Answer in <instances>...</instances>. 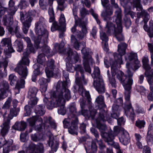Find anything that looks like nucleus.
Segmentation results:
<instances>
[{"label":"nucleus","mask_w":153,"mask_h":153,"mask_svg":"<svg viewBox=\"0 0 153 153\" xmlns=\"http://www.w3.org/2000/svg\"><path fill=\"white\" fill-rule=\"evenodd\" d=\"M102 47L104 50L106 51H107L108 50V42H102Z\"/></svg>","instance_id":"338daca9"},{"label":"nucleus","mask_w":153,"mask_h":153,"mask_svg":"<svg viewBox=\"0 0 153 153\" xmlns=\"http://www.w3.org/2000/svg\"><path fill=\"white\" fill-rule=\"evenodd\" d=\"M29 53L28 51L23 53L22 60L19 62L15 69V71L17 72L21 76L20 80L17 82V77L13 74H10L9 76V80L10 81L11 85H12L16 83V89L19 90L25 87L24 79L26 78L28 74V71L26 65H28L29 63V61L27 57Z\"/></svg>","instance_id":"20e7f679"},{"label":"nucleus","mask_w":153,"mask_h":153,"mask_svg":"<svg viewBox=\"0 0 153 153\" xmlns=\"http://www.w3.org/2000/svg\"><path fill=\"white\" fill-rule=\"evenodd\" d=\"M40 90L42 92V94L43 95H44L45 97V98L44 99V103L46 104V102H49V101L50 100V99H51V98H50L49 99H48L46 97L45 95V93L46 92V91H47V85H40ZM56 90L55 91H53V92H52L51 93V94L53 93V92H56Z\"/></svg>","instance_id":"473e14b6"},{"label":"nucleus","mask_w":153,"mask_h":153,"mask_svg":"<svg viewBox=\"0 0 153 153\" xmlns=\"http://www.w3.org/2000/svg\"><path fill=\"white\" fill-rule=\"evenodd\" d=\"M113 13L112 8L110 7H106L105 10H103L101 14L102 16L105 18L108 16H110Z\"/></svg>","instance_id":"4c0bfd02"},{"label":"nucleus","mask_w":153,"mask_h":153,"mask_svg":"<svg viewBox=\"0 0 153 153\" xmlns=\"http://www.w3.org/2000/svg\"><path fill=\"white\" fill-rule=\"evenodd\" d=\"M119 129V132L121 133V137H119L120 143L124 145H127L130 141V137L128 133L123 128L117 126Z\"/></svg>","instance_id":"b1692460"},{"label":"nucleus","mask_w":153,"mask_h":153,"mask_svg":"<svg viewBox=\"0 0 153 153\" xmlns=\"http://www.w3.org/2000/svg\"><path fill=\"white\" fill-rule=\"evenodd\" d=\"M1 43L3 46H7L8 47L7 49H6L4 50V53L6 56V58H8L11 57V53L15 51L12 46L11 39L10 38H4L2 39Z\"/></svg>","instance_id":"a211bd4d"},{"label":"nucleus","mask_w":153,"mask_h":153,"mask_svg":"<svg viewBox=\"0 0 153 153\" xmlns=\"http://www.w3.org/2000/svg\"><path fill=\"white\" fill-rule=\"evenodd\" d=\"M77 11V7L74 5H73V8L72 9L73 13L74 16V18L75 20H76H76L78 19H81L78 18L77 15H76V13Z\"/></svg>","instance_id":"13d9d810"},{"label":"nucleus","mask_w":153,"mask_h":153,"mask_svg":"<svg viewBox=\"0 0 153 153\" xmlns=\"http://www.w3.org/2000/svg\"><path fill=\"white\" fill-rule=\"evenodd\" d=\"M100 70L97 67H94V70L91 76L94 79L93 85L98 92L100 94L105 92V85L102 76L100 75Z\"/></svg>","instance_id":"1a4fd4ad"},{"label":"nucleus","mask_w":153,"mask_h":153,"mask_svg":"<svg viewBox=\"0 0 153 153\" xmlns=\"http://www.w3.org/2000/svg\"><path fill=\"white\" fill-rule=\"evenodd\" d=\"M131 4H132L134 7H136L137 9H139L141 10V12L140 13H138L137 16L140 17L142 16H143V21L144 23V25L143 26L144 29L147 31H148V27L146 24L149 19L150 16L147 12L145 10H142V6L140 4V0H129Z\"/></svg>","instance_id":"f8f14e48"},{"label":"nucleus","mask_w":153,"mask_h":153,"mask_svg":"<svg viewBox=\"0 0 153 153\" xmlns=\"http://www.w3.org/2000/svg\"><path fill=\"white\" fill-rule=\"evenodd\" d=\"M84 23L82 22V19L77 20L76 22V20H75V24L71 29V32L72 33H75L76 34V32L77 31L76 30V26L79 25V27H81L82 26Z\"/></svg>","instance_id":"a19ab883"},{"label":"nucleus","mask_w":153,"mask_h":153,"mask_svg":"<svg viewBox=\"0 0 153 153\" xmlns=\"http://www.w3.org/2000/svg\"><path fill=\"white\" fill-rule=\"evenodd\" d=\"M2 85L3 87L4 91V92H6L7 91H9L11 93L10 90H9V85L8 83L6 81H4L2 82Z\"/></svg>","instance_id":"4d7b16f0"},{"label":"nucleus","mask_w":153,"mask_h":153,"mask_svg":"<svg viewBox=\"0 0 153 153\" xmlns=\"http://www.w3.org/2000/svg\"><path fill=\"white\" fill-rule=\"evenodd\" d=\"M45 106L42 105L37 106L35 109V112L38 115L42 116L45 113Z\"/></svg>","instance_id":"e433bc0d"},{"label":"nucleus","mask_w":153,"mask_h":153,"mask_svg":"<svg viewBox=\"0 0 153 153\" xmlns=\"http://www.w3.org/2000/svg\"><path fill=\"white\" fill-rule=\"evenodd\" d=\"M44 128L45 129L50 130L51 128L56 129V125L51 117H44Z\"/></svg>","instance_id":"bb28decb"},{"label":"nucleus","mask_w":153,"mask_h":153,"mask_svg":"<svg viewBox=\"0 0 153 153\" xmlns=\"http://www.w3.org/2000/svg\"><path fill=\"white\" fill-rule=\"evenodd\" d=\"M31 139L34 142H37L40 140H44L45 138L42 134H39L37 133L34 134H32L30 136Z\"/></svg>","instance_id":"f704fd0d"},{"label":"nucleus","mask_w":153,"mask_h":153,"mask_svg":"<svg viewBox=\"0 0 153 153\" xmlns=\"http://www.w3.org/2000/svg\"><path fill=\"white\" fill-rule=\"evenodd\" d=\"M63 76L64 77L65 80L61 83V86H60V84L58 82L56 86V91L58 90H62L63 89H68L66 88L67 85V82L69 81V74L67 72L63 71Z\"/></svg>","instance_id":"cd10ccee"},{"label":"nucleus","mask_w":153,"mask_h":153,"mask_svg":"<svg viewBox=\"0 0 153 153\" xmlns=\"http://www.w3.org/2000/svg\"><path fill=\"white\" fill-rule=\"evenodd\" d=\"M119 130L118 127L117 126H114V133L113 134H109L108 137L105 138V139H104V140L107 142L108 144L113 145L114 147L118 151L121 150L119 145L118 143L114 142L113 140L114 139V137L118 134Z\"/></svg>","instance_id":"6ab92c4d"},{"label":"nucleus","mask_w":153,"mask_h":153,"mask_svg":"<svg viewBox=\"0 0 153 153\" xmlns=\"http://www.w3.org/2000/svg\"><path fill=\"white\" fill-rule=\"evenodd\" d=\"M38 91V89L35 87H31L28 92V97L30 99L28 104L31 106H33L37 104L39 99L36 97Z\"/></svg>","instance_id":"aec40b11"},{"label":"nucleus","mask_w":153,"mask_h":153,"mask_svg":"<svg viewBox=\"0 0 153 153\" xmlns=\"http://www.w3.org/2000/svg\"><path fill=\"white\" fill-rule=\"evenodd\" d=\"M124 20L125 22V26L127 28H128L131 25V23L130 18L125 16L124 19Z\"/></svg>","instance_id":"e2e57ef3"},{"label":"nucleus","mask_w":153,"mask_h":153,"mask_svg":"<svg viewBox=\"0 0 153 153\" xmlns=\"http://www.w3.org/2000/svg\"><path fill=\"white\" fill-rule=\"evenodd\" d=\"M75 71H76L75 76L76 85L74 86V92L78 91L79 94L83 96H86L89 97V93L86 91L83 88V85H86L88 79L85 78L83 74L84 71L81 65H77L75 67Z\"/></svg>","instance_id":"423d86ee"},{"label":"nucleus","mask_w":153,"mask_h":153,"mask_svg":"<svg viewBox=\"0 0 153 153\" xmlns=\"http://www.w3.org/2000/svg\"><path fill=\"white\" fill-rule=\"evenodd\" d=\"M53 22L51 28V30L52 32L56 30L59 31H63L64 30V27L59 25L57 22L54 21Z\"/></svg>","instance_id":"72a5a7b5"},{"label":"nucleus","mask_w":153,"mask_h":153,"mask_svg":"<svg viewBox=\"0 0 153 153\" xmlns=\"http://www.w3.org/2000/svg\"><path fill=\"white\" fill-rule=\"evenodd\" d=\"M48 13L50 17L49 22H52L55 20L54 11L52 6H51L49 7Z\"/></svg>","instance_id":"79ce46f5"},{"label":"nucleus","mask_w":153,"mask_h":153,"mask_svg":"<svg viewBox=\"0 0 153 153\" xmlns=\"http://www.w3.org/2000/svg\"><path fill=\"white\" fill-rule=\"evenodd\" d=\"M118 124L120 126L124 125L125 120L123 117H121L117 120Z\"/></svg>","instance_id":"69168bd1"},{"label":"nucleus","mask_w":153,"mask_h":153,"mask_svg":"<svg viewBox=\"0 0 153 153\" xmlns=\"http://www.w3.org/2000/svg\"><path fill=\"white\" fill-rule=\"evenodd\" d=\"M146 124L145 122L143 120H138L135 122V126L139 128H142L144 127Z\"/></svg>","instance_id":"de8ad7c7"},{"label":"nucleus","mask_w":153,"mask_h":153,"mask_svg":"<svg viewBox=\"0 0 153 153\" xmlns=\"http://www.w3.org/2000/svg\"><path fill=\"white\" fill-rule=\"evenodd\" d=\"M96 142H97V139H95L93 140H92L91 143V150L92 151V152H90L88 153H94L95 152H96L97 151V146L96 144ZM85 149L86 150V151L87 153H88V151L87 149L85 146Z\"/></svg>","instance_id":"37998d69"},{"label":"nucleus","mask_w":153,"mask_h":153,"mask_svg":"<svg viewBox=\"0 0 153 153\" xmlns=\"http://www.w3.org/2000/svg\"><path fill=\"white\" fill-rule=\"evenodd\" d=\"M65 51L68 56L65 59L66 62L76 63L80 61V56L76 52L74 51L73 52L70 48L65 49Z\"/></svg>","instance_id":"f3484780"},{"label":"nucleus","mask_w":153,"mask_h":153,"mask_svg":"<svg viewBox=\"0 0 153 153\" xmlns=\"http://www.w3.org/2000/svg\"><path fill=\"white\" fill-rule=\"evenodd\" d=\"M25 16L23 14H20V20L23 25L22 30L23 33L26 34L28 32L29 27L30 26L32 18L30 16H28L25 18Z\"/></svg>","instance_id":"5701e85b"},{"label":"nucleus","mask_w":153,"mask_h":153,"mask_svg":"<svg viewBox=\"0 0 153 153\" xmlns=\"http://www.w3.org/2000/svg\"><path fill=\"white\" fill-rule=\"evenodd\" d=\"M137 54L136 53H130L126 54L125 56V59L126 61L128 60L131 61L134 59H135L137 57Z\"/></svg>","instance_id":"a18cd8bd"},{"label":"nucleus","mask_w":153,"mask_h":153,"mask_svg":"<svg viewBox=\"0 0 153 153\" xmlns=\"http://www.w3.org/2000/svg\"><path fill=\"white\" fill-rule=\"evenodd\" d=\"M27 121L29 122L30 125L31 126H33L36 121V117L35 116H33L31 118L27 119Z\"/></svg>","instance_id":"6e6d98bb"},{"label":"nucleus","mask_w":153,"mask_h":153,"mask_svg":"<svg viewBox=\"0 0 153 153\" xmlns=\"http://www.w3.org/2000/svg\"><path fill=\"white\" fill-rule=\"evenodd\" d=\"M13 141L12 139L7 141L5 138L0 139V148L3 146V153H9L11 150H16L18 147L16 146H12Z\"/></svg>","instance_id":"2eb2a0df"},{"label":"nucleus","mask_w":153,"mask_h":153,"mask_svg":"<svg viewBox=\"0 0 153 153\" xmlns=\"http://www.w3.org/2000/svg\"><path fill=\"white\" fill-rule=\"evenodd\" d=\"M19 111V108H11L10 110L9 114L8 115L7 117H5L6 113L3 115L4 122L0 127L2 128L1 130V134L3 136L6 135L8 133L10 128V120L12 119L14 116H16Z\"/></svg>","instance_id":"9d476101"},{"label":"nucleus","mask_w":153,"mask_h":153,"mask_svg":"<svg viewBox=\"0 0 153 153\" xmlns=\"http://www.w3.org/2000/svg\"><path fill=\"white\" fill-rule=\"evenodd\" d=\"M46 135L48 137L49 139L48 142L49 146H51L52 151L56 152L58 148L59 142L56 141L54 142L53 136L51 132L48 131Z\"/></svg>","instance_id":"393cba45"},{"label":"nucleus","mask_w":153,"mask_h":153,"mask_svg":"<svg viewBox=\"0 0 153 153\" xmlns=\"http://www.w3.org/2000/svg\"><path fill=\"white\" fill-rule=\"evenodd\" d=\"M6 16L3 17V24L4 25L8 26L7 29L9 32L12 35L15 34L16 37L17 38H22V35L19 32V28L18 27H16L14 30L12 27L10 26L13 23V17H10V19H6Z\"/></svg>","instance_id":"4468645a"},{"label":"nucleus","mask_w":153,"mask_h":153,"mask_svg":"<svg viewBox=\"0 0 153 153\" xmlns=\"http://www.w3.org/2000/svg\"><path fill=\"white\" fill-rule=\"evenodd\" d=\"M145 74L149 84L153 83V70H152L150 72H145Z\"/></svg>","instance_id":"c03bdc74"},{"label":"nucleus","mask_w":153,"mask_h":153,"mask_svg":"<svg viewBox=\"0 0 153 153\" xmlns=\"http://www.w3.org/2000/svg\"><path fill=\"white\" fill-rule=\"evenodd\" d=\"M146 139L148 144L149 145H152L153 142V135L147 133Z\"/></svg>","instance_id":"3c124183"},{"label":"nucleus","mask_w":153,"mask_h":153,"mask_svg":"<svg viewBox=\"0 0 153 153\" xmlns=\"http://www.w3.org/2000/svg\"><path fill=\"white\" fill-rule=\"evenodd\" d=\"M8 65V62L6 59H3V61H0V68L3 67L5 73H7L6 72V68ZM3 74H2L1 70H0V79H1L3 77Z\"/></svg>","instance_id":"c9c22d12"},{"label":"nucleus","mask_w":153,"mask_h":153,"mask_svg":"<svg viewBox=\"0 0 153 153\" xmlns=\"http://www.w3.org/2000/svg\"><path fill=\"white\" fill-rule=\"evenodd\" d=\"M48 80L44 78H41L39 80L38 82L40 85H48Z\"/></svg>","instance_id":"bf43d9fd"},{"label":"nucleus","mask_w":153,"mask_h":153,"mask_svg":"<svg viewBox=\"0 0 153 153\" xmlns=\"http://www.w3.org/2000/svg\"><path fill=\"white\" fill-rule=\"evenodd\" d=\"M44 146L42 144L38 143L36 145L31 143L27 148V151L29 153H43Z\"/></svg>","instance_id":"412c9836"},{"label":"nucleus","mask_w":153,"mask_h":153,"mask_svg":"<svg viewBox=\"0 0 153 153\" xmlns=\"http://www.w3.org/2000/svg\"><path fill=\"white\" fill-rule=\"evenodd\" d=\"M54 60L51 59L49 60L47 63V67L45 69V72L48 77H50L55 74L54 70L55 67Z\"/></svg>","instance_id":"a878e982"},{"label":"nucleus","mask_w":153,"mask_h":153,"mask_svg":"<svg viewBox=\"0 0 153 153\" xmlns=\"http://www.w3.org/2000/svg\"><path fill=\"white\" fill-rule=\"evenodd\" d=\"M82 29V31H78L76 32V35L77 37L79 39H82L86 36V34L88 33V31L84 23L82 26L81 27Z\"/></svg>","instance_id":"7c9ffc66"},{"label":"nucleus","mask_w":153,"mask_h":153,"mask_svg":"<svg viewBox=\"0 0 153 153\" xmlns=\"http://www.w3.org/2000/svg\"><path fill=\"white\" fill-rule=\"evenodd\" d=\"M14 46L16 47L17 51L21 52L23 48V42L20 40L16 39L14 43Z\"/></svg>","instance_id":"ea45409f"},{"label":"nucleus","mask_w":153,"mask_h":153,"mask_svg":"<svg viewBox=\"0 0 153 153\" xmlns=\"http://www.w3.org/2000/svg\"><path fill=\"white\" fill-rule=\"evenodd\" d=\"M12 101V99L10 97L7 98L6 101L5 102L4 104L2 107V108L3 109H8L10 106V103Z\"/></svg>","instance_id":"864d4df0"},{"label":"nucleus","mask_w":153,"mask_h":153,"mask_svg":"<svg viewBox=\"0 0 153 153\" xmlns=\"http://www.w3.org/2000/svg\"><path fill=\"white\" fill-rule=\"evenodd\" d=\"M26 126V123L24 121H22L21 122H16L12 127L15 130L23 131L25 129Z\"/></svg>","instance_id":"2f4dec72"},{"label":"nucleus","mask_w":153,"mask_h":153,"mask_svg":"<svg viewBox=\"0 0 153 153\" xmlns=\"http://www.w3.org/2000/svg\"><path fill=\"white\" fill-rule=\"evenodd\" d=\"M45 22L44 19L42 17L35 24V32L38 36L34 40L35 48L36 49L42 48V51L43 53L39 55L37 59V62L42 68H44L46 65L45 54L50 53V48L45 44L48 36V33L44 27Z\"/></svg>","instance_id":"f03ea898"},{"label":"nucleus","mask_w":153,"mask_h":153,"mask_svg":"<svg viewBox=\"0 0 153 153\" xmlns=\"http://www.w3.org/2000/svg\"><path fill=\"white\" fill-rule=\"evenodd\" d=\"M127 47L126 44L124 42L121 43L118 45V51L119 54L114 53L112 54L110 56L109 62H108L107 60L105 59L104 63L106 67L107 68L109 67V65H111L112 76H114L116 75L117 78L122 84L125 90V114L128 118L133 120H134L135 114L130 99V90L133 83L132 78L133 74L129 70L130 64L128 62L126 64L127 70L125 75L121 71L118 70L116 68L117 64L120 65L123 64L122 56L126 53Z\"/></svg>","instance_id":"f257e3e1"},{"label":"nucleus","mask_w":153,"mask_h":153,"mask_svg":"<svg viewBox=\"0 0 153 153\" xmlns=\"http://www.w3.org/2000/svg\"><path fill=\"white\" fill-rule=\"evenodd\" d=\"M105 122L107 121L109 123H111L112 119L110 117L108 112L104 111L103 109L99 110L98 117L96 119V125L97 128L99 129L101 133V136L105 138L108 137L109 134H113L114 132H111L109 134L105 133V131L107 129L106 126L103 124H102L100 121Z\"/></svg>","instance_id":"6e6552de"},{"label":"nucleus","mask_w":153,"mask_h":153,"mask_svg":"<svg viewBox=\"0 0 153 153\" xmlns=\"http://www.w3.org/2000/svg\"><path fill=\"white\" fill-rule=\"evenodd\" d=\"M142 62L143 66L149 63V60L148 56L146 55L144 56L142 59Z\"/></svg>","instance_id":"0e129e2a"},{"label":"nucleus","mask_w":153,"mask_h":153,"mask_svg":"<svg viewBox=\"0 0 153 153\" xmlns=\"http://www.w3.org/2000/svg\"><path fill=\"white\" fill-rule=\"evenodd\" d=\"M78 120L77 117H73L71 119L69 117L63 121L64 127L68 128L69 133L72 135H77V124Z\"/></svg>","instance_id":"9b49d317"},{"label":"nucleus","mask_w":153,"mask_h":153,"mask_svg":"<svg viewBox=\"0 0 153 153\" xmlns=\"http://www.w3.org/2000/svg\"><path fill=\"white\" fill-rule=\"evenodd\" d=\"M110 0L112 6L117 9L115 12V15L114 16V21L116 23L117 27L111 22H108L106 25L105 30L108 34L113 33L118 41H123L124 37L122 33V10L118 7L117 4L115 3V0Z\"/></svg>","instance_id":"39448f33"},{"label":"nucleus","mask_w":153,"mask_h":153,"mask_svg":"<svg viewBox=\"0 0 153 153\" xmlns=\"http://www.w3.org/2000/svg\"><path fill=\"white\" fill-rule=\"evenodd\" d=\"M123 103V99L122 97L118 98L116 100V103L114 104L112 106V111L111 113V117L113 118L117 119L119 116L120 106L122 105Z\"/></svg>","instance_id":"4be33fe9"},{"label":"nucleus","mask_w":153,"mask_h":153,"mask_svg":"<svg viewBox=\"0 0 153 153\" xmlns=\"http://www.w3.org/2000/svg\"><path fill=\"white\" fill-rule=\"evenodd\" d=\"M90 12L92 16L94 17L96 20L97 23L98 24H100V22L98 19V15L94 13V10L91 9L90 10Z\"/></svg>","instance_id":"680f3d73"},{"label":"nucleus","mask_w":153,"mask_h":153,"mask_svg":"<svg viewBox=\"0 0 153 153\" xmlns=\"http://www.w3.org/2000/svg\"><path fill=\"white\" fill-rule=\"evenodd\" d=\"M83 55V64L85 71L89 73H91V68L89 66V64H92L93 60L91 57L88 55L89 49L87 48H83L81 51Z\"/></svg>","instance_id":"ddd939ff"},{"label":"nucleus","mask_w":153,"mask_h":153,"mask_svg":"<svg viewBox=\"0 0 153 153\" xmlns=\"http://www.w3.org/2000/svg\"><path fill=\"white\" fill-rule=\"evenodd\" d=\"M33 67L35 70L33 72V74L36 75H38L40 74V68H42L43 69L44 68H42L41 66L38 64H34Z\"/></svg>","instance_id":"49530a36"},{"label":"nucleus","mask_w":153,"mask_h":153,"mask_svg":"<svg viewBox=\"0 0 153 153\" xmlns=\"http://www.w3.org/2000/svg\"><path fill=\"white\" fill-rule=\"evenodd\" d=\"M80 11V15L82 17H84L87 15H88L89 13H90V10L89 11L84 7L82 8Z\"/></svg>","instance_id":"5fc2aeb1"},{"label":"nucleus","mask_w":153,"mask_h":153,"mask_svg":"<svg viewBox=\"0 0 153 153\" xmlns=\"http://www.w3.org/2000/svg\"><path fill=\"white\" fill-rule=\"evenodd\" d=\"M24 39L27 43V47L28 49L29 50L30 52H33V53H35V49L31 42L30 38L28 37H27L24 38Z\"/></svg>","instance_id":"58836bf2"},{"label":"nucleus","mask_w":153,"mask_h":153,"mask_svg":"<svg viewBox=\"0 0 153 153\" xmlns=\"http://www.w3.org/2000/svg\"><path fill=\"white\" fill-rule=\"evenodd\" d=\"M59 25H60L62 27H65L66 26L65 19L64 15L63 14H61L60 15V17L59 20Z\"/></svg>","instance_id":"09e8293b"},{"label":"nucleus","mask_w":153,"mask_h":153,"mask_svg":"<svg viewBox=\"0 0 153 153\" xmlns=\"http://www.w3.org/2000/svg\"><path fill=\"white\" fill-rule=\"evenodd\" d=\"M85 100L83 98H81L80 99V105L81 108V111L79 112H76V107L75 104L74 103H71L69 106V109L70 112L73 114L74 117L76 115H82L85 117H86L88 118H91L93 119L95 116L96 111L95 110L89 108V111L85 109L86 108L87 105L85 104Z\"/></svg>","instance_id":"0eeeda50"},{"label":"nucleus","mask_w":153,"mask_h":153,"mask_svg":"<svg viewBox=\"0 0 153 153\" xmlns=\"http://www.w3.org/2000/svg\"><path fill=\"white\" fill-rule=\"evenodd\" d=\"M140 61L137 59H135L134 64V68L137 69L140 67Z\"/></svg>","instance_id":"774afa93"},{"label":"nucleus","mask_w":153,"mask_h":153,"mask_svg":"<svg viewBox=\"0 0 153 153\" xmlns=\"http://www.w3.org/2000/svg\"><path fill=\"white\" fill-rule=\"evenodd\" d=\"M71 62H66L67 70L70 72H73L75 71V67L73 66Z\"/></svg>","instance_id":"603ef678"},{"label":"nucleus","mask_w":153,"mask_h":153,"mask_svg":"<svg viewBox=\"0 0 153 153\" xmlns=\"http://www.w3.org/2000/svg\"><path fill=\"white\" fill-rule=\"evenodd\" d=\"M100 39L102 41V42H108V38L106 33L102 31L100 32Z\"/></svg>","instance_id":"8fccbe9b"},{"label":"nucleus","mask_w":153,"mask_h":153,"mask_svg":"<svg viewBox=\"0 0 153 153\" xmlns=\"http://www.w3.org/2000/svg\"><path fill=\"white\" fill-rule=\"evenodd\" d=\"M14 3L13 1L12 0H10L9 2V6L7 11L10 16L7 17L6 15H5L4 17L5 16H6L7 18L6 19H10V17H12L13 18L12 16L15 14V13L17 11V7L14 6Z\"/></svg>","instance_id":"c85d7f7f"},{"label":"nucleus","mask_w":153,"mask_h":153,"mask_svg":"<svg viewBox=\"0 0 153 153\" xmlns=\"http://www.w3.org/2000/svg\"><path fill=\"white\" fill-rule=\"evenodd\" d=\"M28 105H26L25 107V110L26 112L24 114V115L25 116H29L31 113V111L30 109V107H32L33 106H31L28 104Z\"/></svg>","instance_id":"052dcab7"},{"label":"nucleus","mask_w":153,"mask_h":153,"mask_svg":"<svg viewBox=\"0 0 153 153\" xmlns=\"http://www.w3.org/2000/svg\"><path fill=\"white\" fill-rule=\"evenodd\" d=\"M81 96L83 97H86L88 100V103L90 105V106L89 107V108H90L91 110L92 109L93 111V110H95L96 111L95 114H96L97 112L99 113V110L101 109H103L105 111L108 112V111H106L104 109V108L105 107L106 105L105 104L104 97L103 96L101 95H99V96L97 97L96 99L95 102L97 103L98 107V108L97 110H96V109L93 108L91 105V99L90 96H89V98H87L86 96H83L82 95Z\"/></svg>","instance_id":"dca6fc26"},{"label":"nucleus","mask_w":153,"mask_h":153,"mask_svg":"<svg viewBox=\"0 0 153 153\" xmlns=\"http://www.w3.org/2000/svg\"><path fill=\"white\" fill-rule=\"evenodd\" d=\"M71 43L73 44L74 47L76 50H79L80 47H82V49L85 48L86 44L85 42H82L79 44L76 39L74 35L71 36Z\"/></svg>","instance_id":"c756f323"},{"label":"nucleus","mask_w":153,"mask_h":153,"mask_svg":"<svg viewBox=\"0 0 153 153\" xmlns=\"http://www.w3.org/2000/svg\"><path fill=\"white\" fill-rule=\"evenodd\" d=\"M71 98L70 92L68 89H63L58 90L51 94V99L48 102H46L47 108L52 109L54 107H59L58 112L59 114L64 115L66 113L65 107V101H68Z\"/></svg>","instance_id":"7ed1b4c3"}]
</instances>
